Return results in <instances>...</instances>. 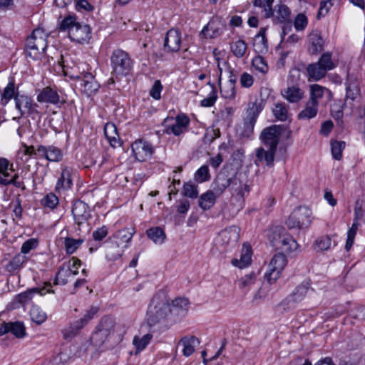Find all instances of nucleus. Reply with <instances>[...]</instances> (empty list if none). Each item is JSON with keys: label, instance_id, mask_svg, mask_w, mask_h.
<instances>
[{"label": "nucleus", "instance_id": "49530a36", "mask_svg": "<svg viewBox=\"0 0 365 365\" xmlns=\"http://www.w3.org/2000/svg\"><path fill=\"white\" fill-rule=\"evenodd\" d=\"M84 242V239H73L66 237L64 241L65 248L67 254H73Z\"/></svg>", "mask_w": 365, "mask_h": 365}, {"label": "nucleus", "instance_id": "58836bf2", "mask_svg": "<svg viewBox=\"0 0 365 365\" xmlns=\"http://www.w3.org/2000/svg\"><path fill=\"white\" fill-rule=\"evenodd\" d=\"M104 133L106 138L109 140L110 145L115 147L118 143V134L117 133V129L113 123H108L104 127Z\"/></svg>", "mask_w": 365, "mask_h": 365}, {"label": "nucleus", "instance_id": "774afa93", "mask_svg": "<svg viewBox=\"0 0 365 365\" xmlns=\"http://www.w3.org/2000/svg\"><path fill=\"white\" fill-rule=\"evenodd\" d=\"M332 5L333 2L321 1L319 9L317 14V18L320 19L321 16H326L329 13Z\"/></svg>", "mask_w": 365, "mask_h": 365}, {"label": "nucleus", "instance_id": "c03bdc74", "mask_svg": "<svg viewBox=\"0 0 365 365\" xmlns=\"http://www.w3.org/2000/svg\"><path fill=\"white\" fill-rule=\"evenodd\" d=\"M133 234H134L133 229L124 228V229H122V230L118 231L115 233V236L117 238V240H118V244H123V243L128 244L131 241ZM127 246H128L127 245H124L125 247H127Z\"/></svg>", "mask_w": 365, "mask_h": 365}, {"label": "nucleus", "instance_id": "0e129e2a", "mask_svg": "<svg viewBox=\"0 0 365 365\" xmlns=\"http://www.w3.org/2000/svg\"><path fill=\"white\" fill-rule=\"evenodd\" d=\"M163 90V86L160 80H156L154 82L150 91V95L152 98L155 100H159L161 98V91Z\"/></svg>", "mask_w": 365, "mask_h": 365}, {"label": "nucleus", "instance_id": "f704fd0d", "mask_svg": "<svg viewBox=\"0 0 365 365\" xmlns=\"http://www.w3.org/2000/svg\"><path fill=\"white\" fill-rule=\"evenodd\" d=\"M319 103H314L308 101L306 103L305 108L299 114V119H311L315 117L318 113Z\"/></svg>", "mask_w": 365, "mask_h": 365}, {"label": "nucleus", "instance_id": "a19ab883", "mask_svg": "<svg viewBox=\"0 0 365 365\" xmlns=\"http://www.w3.org/2000/svg\"><path fill=\"white\" fill-rule=\"evenodd\" d=\"M202 34L210 38H215L221 34L220 29L214 21H210L202 29Z\"/></svg>", "mask_w": 365, "mask_h": 365}, {"label": "nucleus", "instance_id": "473e14b6", "mask_svg": "<svg viewBox=\"0 0 365 365\" xmlns=\"http://www.w3.org/2000/svg\"><path fill=\"white\" fill-rule=\"evenodd\" d=\"M72 169L68 167H66L61 172V177L56 185V190H60L61 189L67 190L69 189L72 185L71 179Z\"/></svg>", "mask_w": 365, "mask_h": 365}, {"label": "nucleus", "instance_id": "5701e85b", "mask_svg": "<svg viewBox=\"0 0 365 365\" xmlns=\"http://www.w3.org/2000/svg\"><path fill=\"white\" fill-rule=\"evenodd\" d=\"M190 302L187 298L177 297L172 301L171 304H169V312L172 314L182 317L187 314Z\"/></svg>", "mask_w": 365, "mask_h": 365}, {"label": "nucleus", "instance_id": "5fc2aeb1", "mask_svg": "<svg viewBox=\"0 0 365 365\" xmlns=\"http://www.w3.org/2000/svg\"><path fill=\"white\" fill-rule=\"evenodd\" d=\"M182 193L185 196L195 199L198 195L197 186L191 182H185Z\"/></svg>", "mask_w": 365, "mask_h": 365}, {"label": "nucleus", "instance_id": "f03ea898", "mask_svg": "<svg viewBox=\"0 0 365 365\" xmlns=\"http://www.w3.org/2000/svg\"><path fill=\"white\" fill-rule=\"evenodd\" d=\"M122 335L120 325L116 324L113 318L105 317L101 319L91 340L96 346H101L108 343L107 347L110 348L121 340Z\"/></svg>", "mask_w": 365, "mask_h": 365}, {"label": "nucleus", "instance_id": "cd10ccee", "mask_svg": "<svg viewBox=\"0 0 365 365\" xmlns=\"http://www.w3.org/2000/svg\"><path fill=\"white\" fill-rule=\"evenodd\" d=\"M200 344V341L195 336H184L179 342L178 346L182 347V354L185 356H189L193 354L195 347Z\"/></svg>", "mask_w": 365, "mask_h": 365}, {"label": "nucleus", "instance_id": "7c9ffc66", "mask_svg": "<svg viewBox=\"0 0 365 365\" xmlns=\"http://www.w3.org/2000/svg\"><path fill=\"white\" fill-rule=\"evenodd\" d=\"M252 248L250 245L244 244L241 251L240 259H234L232 264L240 268L248 266L251 263Z\"/></svg>", "mask_w": 365, "mask_h": 365}, {"label": "nucleus", "instance_id": "052dcab7", "mask_svg": "<svg viewBox=\"0 0 365 365\" xmlns=\"http://www.w3.org/2000/svg\"><path fill=\"white\" fill-rule=\"evenodd\" d=\"M42 204L44 207L53 209L58 204V198L53 193L47 194L42 200Z\"/></svg>", "mask_w": 365, "mask_h": 365}, {"label": "nucleus", "instance_id": "a211bd4d", "mask_svg": "<svg viewBox=\"0 0 365 365\" xmlns=\"http://www.w3.org/2000/svg\"><path fill=\"white\" fill-rule=\"evenodd\" d=\"M324 41L321 32L318 30L312 31L308 35L307 50L309 54L317 55L324 50Z\"/></svg>", "mask_w": 365, "mask_h": 365}, {"label": "nucleus", "instance_id": "de8ad7c7", "mask_svg": "<svg viewBox=\"0 0 365 365\" xmlns=\"http://www.w3.org/2000/svg\"><path fill=\"white\" fill-rule=\"evenodd\" d=\"M31 320L37 324H41L47 318L46 314L39 307L34 306L30 311Z\"/></svg>", "mask_w": 365, "mask_h": 365}, {"label": "nucleus", "instance_id": "79ce46f5", "mask_svg": "<svg viewBox=\"0 0 365 365\" xmlns=\"http://www.w3.org/2000/svg\"><path fill=\"white\" fill-rule=\"evenodd\" d=\"M230 48L235 56L242 58L246 53L247 45L243 40L239 39L231 43Z\"/></svg>", "mask_w": 365, "mask_h": 365}, {"label": "nucleus", "instance_id": "338daca9", "mask_svg": "<svg viewBox=\"0 0 365 365\" xmlns=\"http://www.w3.org/2000/svg\"><path fill=\"white\" fill-rule=\"evenodd\" d=\"M38 245L37 240L34 238L29 239L23 243L21 252L23 254L29 253L31 250L35 249Z\"/></svg>", "mask_w": 365, "mask_h": 365}, {"label": "nucleus", "instance_id": "a878e982", "mask_svg": "<svg viewBox=\"0 0 365 365\" xmlns=\"http://www.w3.org/2000/svg\"><path fill=\"white\" fill-rule=\"evenodd\" d=\"M281 95L289 103H298L304 96V92L299 86H287L281 91Z\"/></svg>", "mask_w": 365, "mask_h": 365}, {"label": "nucleus", "instance_id": "f257e3e1", "mask_svg": "<svg viewBox=\"0 0 365 365\" xmlns=\"http://www.w3.org/2000/svg\"><path fill=\"white\" fill-rule=\"evenodd\" d=\"M169 299L163 290L158 292L152 298L147 311V322L150 328H167L166 319L170 313Z\"/></svg>", "mask_w": 365, "mask_h": 365}, {"label": "nucleus", "instance_id": "9d476101", "mask_svg": "<svg viewBox=\"0 0 365 365\" xmlns=\"http://www.w3.org/2000/svg\"><path fill=\"white\" fill-rule=\"evenodd\" d=\"M282 129V125H273L262 131L260 138L266 148L277 150Z\"/></svg>", "mask_w": 365, "mask_h": 365}, {"label": "nucleus", "instance_id": "b1692460", "mask_svg": "<svg viewBox=\"0 0 365 365\" xmlns=\"http://www.w3.org/2000/svg\"><path fill=\"white\" fill-rule=\"evenodd\" d=\"M232 178H229L225 173H219L215 179L212 186V191L215 193L217 196L221 195L224 191L228 187L232 188Z\"/></svg>", "mask_w": 365, "mask_h": 365}, {"label": "nucleus", "instance_id": "423d86ee", "mask_svg": "<svg viewBox=\"0 0 365 365\" xmlns=\"http://www.w3.org/2000/svg\"><path fill=\"white\" fill-rule=\"evenodd\" d=\"M113 73L116 76H126L133 66L129 54L121 49L115 50L110 58Z\"/></svg>", "mask_w": 365, "mask_h": 365}, {"label": "nucleus", "instance_id": "37998d69", "mask_svg": "<svg viewBox=\"0 0 365 365\" xmlns=\"http://www.w3.org/2000/svg\"><path fill=\"white\" fill-rule=\"evenodd\" d=\"M26 261V257L21 254H18L14 257L6 264V269L9 272H13L19 269L22 264Z\"/></svg>", "mask_w": 365, "mask_h": 365}, {"label": "nucleus", "instance_id": "c85d7f7f", "mask_svg": "<svg viewBox=\"0 0 365 365\" xmlns=\"http://www.w3.org/2000/svg\"><path fill=\"white\" fill-rule=\"evenodd\" d=\"M37 101L40 103L57 104L59 102V95L55 90L48 86L41 90L37 96Z\"/></svg>", "mask_w": 365, "mask_h": 365}, {"label": "nucleus", "instance_id": "69168bd1", "mask_svg": "<svg viewBox=\"0 0 365 365\" xmlns=\"http://www.w3.org/2000/svg\"><path fill=\"white\" fill-rule=\"evenodd\" d=\"M75 9L78 11H91L94 8L87 0H76Z\"/></svg>", "mask_w": 365, "mask_h": 365}, {"label": "nucleus", "instance_id": "1a4fd4ad", "mask_svg": "<svg viewBox=\"0 0 365 365\" xmlns=\"http://www.w3.org/2000/svg\"><path fill=\"white\" fill-rule=\"evenodd\" d=\"M163 124L166 128L165 131L167 133L180 135L187 130L190 119L184 114L178 115L175 119L173 118H165Z\"/></svg>", "mask_w": 365, "mask_h": 365}, {"label": "nucleus", "instance_id": "e2e57ef3", "mask_svg": "<svg viewBox=\"0 0 365 365\" xmlns=\"http://www.w3.org/2000/svg\"><path fill=\"white\" fill-rule=\"evenodd\" d=\"M331 240L329 236H323L315 241V246L319 250H327L330 248Z\"/></svg>", "mask_w": 365, "mask_h": 365}, {"label": "nucleus", "instance_id": "4468645a", "mask_svg": "<svg viewBox=\"0 0 365 365\" xmlns=\"http://www.w3.org/2000/svg\"><path fill=\"white\" fill-rule=\"evenodd\" d=\"M181 46V33L179 30L171 29L165 35L163 47L166 52H177Z\"/></svg>", "mask_w": 365, "mask_h": 365}, {"label": "nucleus", "instance_id": "3c124183", "mask_svg": "<svg viewBox=\"0 0 365 365\" xmlns=\"http://www.w3.org/2000/svg\"><path fill=\"white\" fill-rule=\"evenodd\" d=\"M345 148V142L344 141H331V150L333 158L335 160H339L342 157V151Z\"/></svg>", "mask_w": 365, "mask_h": 365}, {"label": "nucleus", "instance_id": "f3484780", "mask_svg": "<svg viewBox=\"0 0 365 365\" xmlns=\"http://www.w3.org/2000/svg\"><path fill=\"white\" fill-rule=\"evenodd\" d=\"M72 214L78 226L86 222L91 216L89 207L81 200H78L73 204Z\"/></svg>", "mask_w": 365, "mask_h": 365}, {"label": "nucleus", "instance_id": "0eeeda50", "mask_svg": "<svg viewBox=\"0 0 365 365\" xmlns=\"http://www.w3.org/2000/svg\"><path fill=\"white\" fill-rule=\"evenodd\" d=\"M245 176L242 174H237L232 178V185L231 190L232 191L233 198L237 201V210H240L245 205V197L250 192V185L247 180H245Z\"/></svg>", "mask_w": 365, "mask_h": 365}, {"label": "nucleus", "instance_id": "aec40b11", "mask_svg": "<svg viewBox=\"0 0 365 365\" xmlns=\"http://www.w3.org/2000/svg\"><path fill=\"white\" fill-rule=\"evenodd\" d=\"M36 153L41 157L51 162H60L63 159V153L58 148L50 145H38Z\"/></svg>", "mask_w": 365, "mask_h": 365}, {"label": "nucleus", "instance_id": "a18cd8bd", "mask_svg": "<svg viewBox=\"0 0 365 365\" xmlns=\"http://www.w3.org/2000/svg\"><path fill=\"white\" fill-rule=\"evenodd\" d=\"M310 97L309 101L314 103H319V101L322 98L324 91L327 88L319 84H312L310 86Z\"/></svg>", "mask_w": 365, "mask_h": 365}, {"label": "nucleus", "instance_id": "412c9836", "mask_svg": "<svg viewBox=\"0 0 365 365\" xmlns=\"http://www.w3.org/2000/svg\"><path fill=\"white\" fill-rule=\"evenodd\" d=\"M16 108L20 111L21 115H24L25 113L32 114L37 113L36 103H33L31 98L25 96L16 95L14 97Z\"/></svg>", "mask_w": 365, "mask_h": 365}, {"label": "nucleus", "instance_id": "9b49d317", "mask_svg": "<svg viewBox=\"0 0 365 365\" xmlns=\"http://www.w3.org/2000/svg\"><path fill=\"white\" fill-rule=\"evenodd\" d=\"M71 78L78 80L81 91L88 96L96 93L100 87L91 73H82L76 76H71Z\"/></svg>", "mask_w": 365, "mask_h": 365}, {"label": "nucleus", "instance_id": "c756f323", "mask_svg": "<svg viewBox=\"0 0 365 365\" xmlns=\"http://www.w3.org/2000/svg\"><path fill=\"white\" fill-rule=\"evenodd\" d=\"M308 290V283H302L297 286L295 290L287 297L286 300L289 304H294L299 303L304 299Z\"/></svg>", "mask_w": 365, "mask_h": 365}, {"label": "nucleus", "instance_id": "ddd939ff", "mask_svg": "<svg viewBox=\"0 0 365 365\" xmlns=\"http://www.w3.org/2000/svg\"><path fill=\"white\" fill-rule=\"evenodd\" d=\"M131 148L135 158L141 162L150 158L153 153L152 145L142 140L133 142L131 145Z\"/></svg>", "mask_w": 365, "mask_h": 365}, {"label": "nucleus", "instance_id": "864d4df0", "mask_svg": "<svg viewBox=\"0 0 365 365\" xmlns=\"http://www.w3.org/2000/svg\"><path fill=\"white\" fill-rule=\"evenodd\" d=\"M207 84L211 86L212 91L207 98L202 99L200 101V106L202 107L212 106L215 104L217 98V91L215 86L213 84H211L210 82H208Z\"/></svg>", "mask_w": 365, "mask_h": 365}, {"label": "nucleus", "instance_id": "09e8293b", "mask_svg": "<svg viewBox=\"0 0 365 365\" xmlns=\"http://www.w3.org/2000/svg\"><path fill=\"white\" fill-rule=\"evenodd\" d=\"M210 178V174L209 171V168L207 165L201 166L195 173L194 180L198 182L201 183L203 182H206L209 180Z\"/></svg>", "mask_w": 365, "mask_h": 365}, {"label": "nucleus", "instance_id": "8fccbe9b", "mask_svg": "<svg viewBox=\"0 0 365 365\" xmlns=\"http://www.w3.org/2000/svg\"><path fill=\"white\" fill-rule=\"evenodd\" d=\"M147 235L154 242H163L165 234L163 230L158 227H153L147 231Z\"/></svg>", "mask_w": 365, "mask_h": 365}, {"label": "nucleus", "instance_id": "20e7f679", "mask_svg": "<svg viewBox=\"0 0 365 365\" xmlns=\"http://www.w3.org/2000/svg\"><path fill=\"white\" fill-rule=\"evenodd\" d=\"M335 65L331 60L330 52L324 53L317 62L310 63L306 70L308 76V81H318L325 77L327 72L334 68Z\"/></svg>", "mask_w": 365, "mask_h": 365}, {"label": "nucleus", "instance_id": "4c0bfd02", "mask_svg": "<svg viewBox=\"0 0 365 365\" xmlns=\"http://www.w3.org/2000/svg\"><path fill=\"white\" fill-rule=\"evenodd\" d=\"M221 77L219 78V84L222 97L225 99L233 100L235 98V86L230 83H224L221 85Z\"/></svg>", "mask_w": 365, "mask_h": 365}, {"label": "nucleus", "instance_id": "4d7b16f0", "mask_svg": "<svg viewBox=\"0 0 365 365\" xmlns=\"http://www.w3.org/2000/svg\"><path fill=\"white\" fill-rule=\"evenodd\" d=\"M15 86L13 81L9 82L6 87L4 88L2 93L1 101L3 105H6L14 96Z\"/></svg>", "mask_w": 365, "mask_h": 365}, {"label": "nucleus", "instance_id": "2f4dec72", "mask_svg": "<svg viewBox=\"0 0 365 365\" xmlns=\"http://www.w3.org/2000/svg\"><path fill=\"white\" fill-rule=\"evenodd\" d=\"M311 210L306 207H299L293 211V217L300 222L303 228L307 227L311 223Z\"/></svg>", "mask_w": 365, "mask_h": 365}, {"label": "nucleus", "instance_id": "dca6fc26", "mask_svg": "<svg viewBox=\"0 0 365 365\" xmlns=\"http://www.w3.org/2000/svg\"><path fill=\"white\" fill-rule=\"evenodd\" d=\"M69 38L78 43L88 42L91 38V29L87 24L78 23L76 26H72L68 34Z\"/></svg>", "mask_w": 365, "mask_h": 365}, {"label": "nucleus", "instance_id": "e433bc0d", "mask_svg": "<svg viewBox=\"0 0 365 365\" xmlns=\"http://www.w3.org/2000/svg\"><path fill=\"white\" fill-rule=\"evenodd\" d=\"M272 112L274 117L280 121H285L289 117L288 106L284 103H276Z\"/></svg>", "mask_w": 365, "mask_h": 365}, {"label": "nucleus", "instance_id": "6e6552de", "mask_svg": "<svg viewBox=\"0 0 365 365\" xmlns=\"http://www.w3.org/2000/svg\"><path fill=\"white\" fill-rule=\"evenodd\" d=\"M287 258L284 254H276L269 264L268 271L264 274L267 283H274L280 277V274L287 264Z\"/></svg>", "mask_w": 365, "mask_h": 365}, {"label": "nucleus", "instance_id": "603ef678", "mask_svg": "<svg viewBox=\"0 0 365 365\" xmlns=\"http://www.w3.org/2000/svg\"><path fill=\"white\" fill-rule=\"evenodd\" d=\"M257 283L259 284L255 274L245 275L239 279V287L241 289L247 288V289H251Z\"/></svg>", "mask_w": 365, "mask_h": 365}, {"label": "nucleus", "instance_id": "680f3d73", "mask_svg": "<svg viewBox=\"0 0 365 365\" xmlns=\"http://www.w3.org/2000/svg\"><path fill=\"white\" fill-rule=\"evenodd\" d=\"M300 71L297 68L290 70L287 78V86H299L300 81Z\"/></svg>", "mask_w": 365, "mask_h": 365}, {"label": "nucleus", "instance_id": "393cba45", "mask_svg": "<svg viewBox=\"0 0 365 365\" xmlns=\"http://www.w3.org/2000/svg\"><path fill=\"white\" fill-rule=\"evenodd\" d=\"M51 283H46L44 286L41 288H33L28 289L27 291L19 294L17 296V299L21 304H26L29 302L34 294L38 293L40 295H44L46 293H53L54 291L51 289Z\"/></svg>", "mask_w": 365, "mask_h": 365}, {"label": "nucleus", "instance_id": "c9c22d12", "mask_svg": "<svg viewBox=\"0 0 365 365\" xmlns=\"http://www.w3.org/2000/svg\"><path fill=\"white\" fill-rule=\"evenodd\" d=\"M86 325V324L83 322V320L81 318L75 321L70 325L68 328L64 329L63 330L62 332L64 339H67L68 338L73 337Z\"/></svg>", "mask_w": 365, "mask_h": 365}, {"label": "nucleus", "instance_id": "39448f33", "mask_svg": "<svg viewBox=\"0 0 365 365\" xmlns=\"http://www.w3.org/2000/svg\"><path fill=\"white\" fill-rule=\"evenodd\" d=\"M47 34L41 29H34L26 39L28 55L33 59H38L47 47Z\"/></svg>", "mask_w": 365, "mask_h": 365}, {"label": "nucleus", "instance_id": "6e6d98bb", "mask_svg": "<svg viewBox=\"0 0 365 365\" xmlns=\"http://www.w3.org/2000/svg\"><path fill=\"white\" fill-rule=\"evenodd\" d=\"M152 339L150 334H147L142 337L135 336L133 339V344L135 346L137 350H143L150 343Z\"/></svg>", "mask_w": 365, "mask_h": 365}, {"label": "nucleus", "instance_id": "6ab92c4d", "mask_svg": "<svg viewBox=\"0 0 365 365\" xmlns=\"http://www.w3.org/2000/svg\"><path fill=\"white\" fill-rule=\"evenodd\" d=\"M260 105L256 102L250 103L247 110V117L245 119V130L248 133H252L257 118L261 112Z\"/></svg>", "mask_w": 365, "mask_h": 365}, {"label": "nucleus", "instance_id": "72a5a7b5", "mask_svg": "<svg viewBox=\"0 0 365 365\" xmlns=\"http://www.w3.org/2000/svg\"><path fill=\"white\" fill-rule=\"evenodd\" d=\"M217 197L212 190H207L199 197L198 205L203 210H210L215 205Z\"/></svg>", "mask_w": 365, "mask_h": 365}, {"label": "nucleus", "instance_id": "ea45409f", "mask_svg": "<svg viewBox=\"0 0 365 365\" xmlns=\"http://www.w3.org/2000/svg\"><path fill=\"white\" fill-rule=\"evenodd\" d=\"M276 10V20L278 23L285 24L289 21L290 10L285 4H278Z\"/></svg>", "mask_w": 365, "mask_h": 365}, {"label": "nucleus", "instance_id": "2eb2a0df", "mask_svg": "<svg viewBox=\"0 0 365 365\" xmlns=\"http://www.w3.org/2000/svg\"><path fill=\"white\" fill-rule=\"evenodd\" d=\"M240 229L236 226H231L222 230L217 237L215 242L220 246H226L230 243L237 242L240 238Z\"/></svg>", "mask_w": 365, "mask_h": 365}, {"label": "nucleus", "instance_id": "bb28decb", "mask_svg": "<svg viewBox=\"0 0 365 365\" xmlns=\"http://www.w3.org/2000/svg\"><path fill=\"white\" fill-rule=\"evenodd\" d=\"M266 150L264 148L260 147L256 150V160L255 163L259 165V163L265 162L268 167H272L274 165V156L276 151L269 148Z\"/></svg>", "mask_w": 365, "mask_h": 365}, {"label": "nucleus", "instance_id": "bf43d9fd", "mask_svg": "<svg viewBox=\"0 0 365 365\" xmlns=\"http://www.w3.org/2000/svg\"><path fill=\"white\" fill-rule=\"evenodd\" d=\"M78 22L76 21V16L69 15L64 18L59 26L60 31H68V34L72 26H76Z\"/></svg>", "mask_w": 365, "mask_h": 365}, {"label": "nucleus", "instance_id": "4be33fe9", "mask_svg": "<svg viewBox=\"0 0 365 365\" xmlns=\"http://www.w3.org/2000/svg\"><path fill=\"white\" fill-rule=\"evenodd\" d=\"M11 332L17 338H23L26 335L25 327L22 322H3L0 324V335Z\"/></svg>", "mask_w": 365, "mask_h": 365}, {"label": "nucleus", "instance_id": "13d9d810", "mask_svg": "<svg viewBox=\"0 0 365 365\" xmlns=\"http://www.w3.org/2000/svg\"><path fill=\"white\" fill-rule=\"evenodd\" d=\"M307 24L308 19L304 14L300 13L296 16L294 21V26L297 31H301L304 30Z\"/></svg>", "mask_w": 365, "mask_h": 365}, {"label": "nucleus", "instance_id": "f8f14e48", "mask_svg": "<svg viewBox=\"0 0 365 365\" xmlns=\"http://www.w3.org/2000/svg\"><path fill=\"white\" fill-rule=\"evenodd\" d=\"M346 101L351 102L361 97L360 81L354 73H348L345 82Z\"/></svg>", "mask_w": 365, "mask_h": 365}, {"label": "nucleus", "instance_id": "7ed1b4c3", "mask_svg": "<svg viewBox=\"0 0 365 365\" xmlns=\"http://www.w3.org/2000/svg\"><path fill=\"white\" fill-rule=\"evenodd\" d=\"M268 237L271 245L281 253H291L298 247L297 241L282 227L277 226L271 229Z\"/></svg>", "mask_w": 365, "mask_h": 365}]
</instances>
